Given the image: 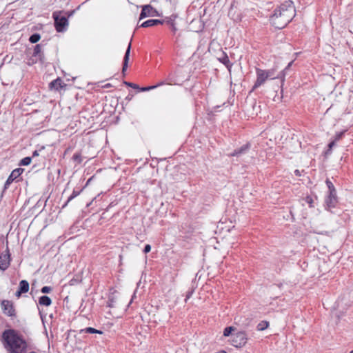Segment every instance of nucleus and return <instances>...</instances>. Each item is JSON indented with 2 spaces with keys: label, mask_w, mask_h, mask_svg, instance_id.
Wrapping results in <instances>:
<instances>
[{
  "label": "nucleus",
  "mask_w": 353,
  "mask_h": 353,
  "mask_svg": "<svg viewBox=\"0 0 353 353\" xmlns=\"http://www.w3.org/2000/svg\"><path fill=\"white\" fill-rule=\"evenodd\" d=\"M217 59L219 62L223 63L230 72L231 71L233 63L230 62L228 56L224 51L220 52V55L218 57Z\"/></svg>",
  "instance_id": "9b49d317"
},
{
  "label": "nucleus",
  "mask_w": 353,
  "mask_h": 353,
  "mask_svg": "<svg viewBox=\"0 0 353 353\" xmlns=\"http://www.w3.org/2000/svg\"><path fill=\"white\" fill-rule=\"evenodd\" d=\"M1 306L3 313L5 315L10 317L11 319L17 317V311L14 303L12 301L3 300L1 303Z\"/></svg>",
  "instance_id": "39448f33"
},
{
  "label": "nucleus",
  "mask_w": 353,
  "mask_h": 353,
  "mask_svg": "<svg viewBox=\"0 0 353 353\" xmlns=\"http://www.w3.org/2000/svg\"><path fill=\"white\" fill-rule=\"evenodd\" d=\"M39 155V150H34L33 152H32V156L31 157H38Z\"/></svg>",
  "instance_id": "a19ab883"
},
{
  "label": "nucleus",
  "mask_w": 353,
  "mask_h": 353,
  "mask_svg": "<svg viewBox=\"0 0 353 353\" xmlns=\"http://www.w3.org/2000/svg\"><path fill=\"white\" fill-rule=\"evenodd\" d=\"M66 87V84L64 83L62 81V79L59 77L57 78L56 79L52 81L49 83V88L50 90H54L56 91H59L61 89L65 88Z\"/></svg>",
  "instance_id": "ddd939ff"
},
{
  "label": "nucleus",
  "mask_w": 353,
  "mask_h": 353,
  "mask_svg": "<svg viewBox=\"0 0 353 353\" xmlns=\"http://www.w3.org/2000/svg\"><path fill=\"white\" fill-rule=\"evenodd\" d=\"M72 160L77 164L81 163L83 159L80 152H77L72 156Z\"/></svg>",
  "instance_id": "cd10ccee"
},
{
  "label": "nucleus",
  "mask_w": 353,
  "mask_h": 353,
  "mask_svg": "<svg viewBox=\"0 0 353 353\" xmlns=\"http://www.w3.org/2000/svg\"><path fill=\"white\" fill-rule=\"evenodd\" d=\"M269 326V322L266 321H261L256 326V329L259 331H263L267 329Z\"/></svg>",
  "instance_id": "5701e85b"
},
{
  "label": "nucleus",
  "mask_w": 353,
  "mask_h": 353,
  "mask_svg": "<svg viewBox=\"0 0 353 353\" xmlns=\"http://www.w3.org/2000/svg\"><path fill=\"white\" fill-rule=\"evenodd\" d=\"M296 10L293 1H285L276 8L270 17V23L277 29L284 28L295 17Z\"/></svg>",
  "instance_id": "f257e3e1"
},
{
  "label": "nucleus",
  "mask_w": 353,
  "mask_h": 353,
  "mask_svg": "<svg viewBox=\"0 0 353 353\" xmlns=\"http://www.w3.org/2000/svg\"><path fill=\"white\" fill-rule=\"evenodd\" d=\"M40 39L41 35L39 33H34L30 37L29 41L32 43H36L40 40Z\"/></svg>",
  "instance_id": "393cba45"
},
{
  "label": "nucleus",
  "mask_w": 353,
  "mask_h": 353,
  "mask_svg": "<svg viewBox=\"0 0 353 353\" xmlns=\"http://www.w3.org/2000/svg\"><path fill=\"white\" fill-rule=\"evenodd\" d=\"M22 294H24V293L23 292H21V290H19L18 289L15 293V295H16V296H17L19 298L21 296Z\"/></svg>",
  "instance_id": "ea45409f"
},
{
  "label": "nucleus",
  "mask_w": 353,
  "mask_h": 353,
  "mask_svg": "<svg viewBox=\"0 0 353 353\" xmlns=\"http://www.w3.org/2000/svg\"><path fill=\"white\" fill-rule=\"evenodd\" d=\"M92 179V177L90 178V179L87 181V182H86L85 185L83 186V187H84V188H85V187L89 184V183H90V181Z\"/></svg>",
  "instance_id": "49530a36"
},
{
  "label": "nucleus",
  "mask_w": 353,
  "mask_h": 353,
  "mask_svg": "<svg viewBox=\"0 0 353 353\" xmlns=\"http://www.w3.org/2000/svg\"><path fill=\"white\" fill-rule=\"evenodd\" d=\"M52 291V288L50 287V286H43L41 289V292L43 293V294H47V293H49Z\"/></svg>",
  "instance_id": "473e14b6"
},
{
  "label": "nucleus",
  "mask_w": 353,
  "mask_h": 353,
  "mask_svg": "<svg viewBox=\"0 0 353 353\" xmlns=\"http://www.w3.org/2000/svg\"><path fill=\"white\" fill-rule=\"evenodd\" d=\"M30 288L29 283L26 280H21L19 282V290L23 293L28 292Z\"/></svg>",
  "instance_id": "6ab92c4d"
},
{
  "label": "nucleus",
  "mask_w": 353,
  "mask_h": 353,
  "mask_svg": "<svg viewBox=\"0 0 353 353\" xmlns=\"http://www.w3.org/2000/svg\"><path fill=\"white\" fill-rule=\"evenodd\" d=\"M32 57H38L41 62L44 61V55L41 53V44H37L34 48V52Z\"/></svg>",
  "instance_id": "dca6fc26"
},
{
  "label": "nucleus",
  "mask_w": 353,
  "mask_h": 353,
  "mask_svg": "<svg viewBox=\"0 0 353 353\" xmlns=\"http://www.w3.org/2000/svg\"><path fill=\"white\" fill-rule=\"evenodd\" d=\"M345 132V130L336 133L335 135L334 139L333 141H335V143L336 141H339L342 138V137L344 135Z\"/></svg>",
  "instance_id": "7c9ffc66"
},
{
  "label": "nucleus",
  "mask_w": 353,
  "mask_h": 353,
  "mask_svg": "<svg viewBox=\"0 0 353 353\" xmlns=\"http://www.w3.org/2000/svg\"><path fill=\"white\" fill-rule=\"evenodd\" d=\"M132 95L128 94V95L126 97L125 99H126V100H128V101H130V100H131V99H132Z\"/></svg>",
  "instance_id": "a18cd8bd"
},
{
  "label": "nucleus",
  "mask_w": 353,
  "mask_h": 353,
  "mask_svg": "<svg viewBox=\"0 0 353 353\" xmlns=\"http://www.w3.org/2000/svg\"><path fill=\"white\" fill-rule=\"evenodd\" d=\"M39 304L43 306H50L52 304V300L48 296L43 295L39 299Z\"/></svg>",
  "instance_id": "a211bd4d"
},
{
  "label": "nucleus",
  "mask_w": 353,
  "mask_h": 353,
  "mask_svg": "<svg viewBox=\"0 0 353 353\" xmlns=\"http://www.w3.org/2000/svg\"><path fill=\"white\" fill-rule=\"evenodd\" d=\"M174 21H175V17L174 18H172V17H169L166 21V23L170 25V28H171V30L172 31L173 34H175L176 31H177V28L175 26V23H174Z\"/></svg>",
  "instance_id": "aec40b11"
},
{
  "label": "nucleus",
  "mask_w": 353,
  "mask_h": 353,
  "mask_svg": "<svg viewBox=\"0 0 353 353\" xmlns=\"http://www.w3.org/2000/svg\"><path fill=\"white\" fill-rule=\"evenodd\" d=\"M294 174H295L296 176H301V172H300V170H294Z\"/></svg>",
  "instance_id": "79ce46f5"
},
{
  "label": "nucleus",
  "mask_w": 353,
  "mask_h": 353,
  "mask_svg": "<svg viewBox=\"0 0 353 353\" xmlns=\"http://www.w3.org/2000/svg\"><path fill=\"white\" fill-rule=\"evenodd\" d=\"M154 88H157V86H148V87H143L141 88H140V90L142 91V92H145V91H148V90H150L152 89H154Z\"/></svg>",
  "instance_id": "c9c22d12"
},
{
  "label": "nucleus",
  "mask_w": 353,
  "mask_h": 353,
  "mask_svg": "<svg viewBox=\"0 0 353 353\" xmlns=\"http://www.w3.org/2000/svg\"><path fill=\"white\" fill-rule=\"evenodd\" d=\"M176 79H175V73L170 72L168 75V77L166 79V84L172 85V84H176Z\"/></svg>",
  "instance_id": "412c9836"
},
{
  "label": "nucleus",
  "mask_w": 353,
  "mask_h": 353,
  "mask_svg": "<svg viewBox=\"0 0 353 353\" xmlns=\"http://www.w3.org/2000/svg\"><path fill=\"white\" fill-rule=\"evenodd\" d=\"M248 340V334L245 331H238L232 334L231 344L235 347L241 348L245 345Z\"/></svg>",
  "instance_id": "f03ea898"
},
{
  "label": "nucleus",
  "mask_w": 353,
  "mask_h": 353,
  "mask_svg": "<svg viewBox=\"0 0 353 353\" xmlns=\"http://www.w3.org/2000/svg\"><path fill=\"white\" fill-rule=\"evenodd\" d=\"M11 261L9 248L7 245L6 250L0 254V270H6L10 266Z\"/></svg>",
  "instance_id": "0eeeda50"
},
{
  "label": "nucleus",
  "mask_w": 353,
  "mask_h": 353,
  "mask_svg": "<svg viewBox=\"0 0 353 353\" xmlns=\"http://www.w3.org/2000/svg\"><path fill=\"white\" fill-rule=\"evenodd\" d=\"M31 161H32V157H26L20 161L19 165L21 166V165H23V166L29 165L31 163Z\"/></svg>",
  "instance_id": "a878e982"
},
{
  "label": "nucleus",
  "mask_w": 353,
  "mask_h": 353,
  "mask_svg": "<svg viewBox=\"0 0 353 353\" xmlns=\"http://www.w3.org/2000/svg\"><path fill=\"white\" fill-rule=\"evenodd\" d=\"M256 80L251 90V91H254L257 89L259 87L264 84L266 80L269 79L267 75V72L265 70H262L261 68H256Z\"/></svg>",
  "instance_id": "423d86ee"
},
{
  "label": "nucleus",
  "mask_w": 353,
  "mask_h": 353,
  "mask_svg": "<svg viewBox=\"0 0 353 353\" xmlns=\"http://www.w3.org/2000/svg\"><path fill=\"white\" fill-rule=\"evenodd\" d=\"M131 48H132V39H130V41L128 43V46L125 50L123 60L122 74L123 75H125V72L126 71L128 66V62L130 60V54Z\"/></svg>",
  "instance_id": "9d476101"
},
{
  "label": "nucleus",
  "mask_w": 353,
  "mask_h": 353,
  "mask_svg": "<svg viewBox=\"0 0 353 353\" xmlns=\"http://www.w3.org/2000/svg\"><path fill=\"white\" fill-rule=\"evenodd\" d=\"M164 22L163 20L160 19H148L140 25V27L142 28H148L152 27L157 25L163 24Z\"/></svg>",
  "instance_id": "2eb2a0df"
},
{
  "label": "nucleus",
  "mask_w": 353,
  "mask_h": 353,
  "mask_svg": "<svg viewBox=\"0 0 353 353\" xmlns=\"http://www.w3.org/2000/svg\"><path fill=\"white\" fill-rule=\"evenodd\" d=\"M292 64V61L290 62L288 65L285 68L284 70H283L281 72H284V74L285 75L286 71L289 70V68L291 67Z\"/></svg>",
  "instance_id": "58836bf2"
},
{
  "label": "nucleus",
  "mask_w": 353,
  "mask_h": 353,
  "mask_svg": "<svg viewBox=\"0 0 353 353\" xmlns=\"http://www.w3.org/2000/svg\"><path fill=\"white\" fill-rule=\"evenodd\" d=\"M74 12V10H73V11H72V12L69 14V15H68V16H69V17H70V16H71V15L73 14V12Z\"/></svg>",
  "instance_id": "3c124183"
},
{
  "label": "nucleus",
  "mask_w": 353,
  "mask_h": 353,
  "mask_svg": "<svg viewBox=\"0 0 353 353\" xmlns=\"http://www.w3.org/2000/svg\"><path fill=\"white\" fill-rule=\"evenodd\" d=\"M325 183L328 189L327 192L336 191L334 185L329 179L325 180Z\"/></svg>",
  "instance_id": "c85d7f7f"
},
{
  "label": "nucleus",
  "mask_w": 353,
  "mask_h": 353,
  "mask_svg": "<svg viewBox=\"0 0 353 353\" xmlns=\"http://www.w3.org/2000/svg\"><path fill=\"white\" fill-rule=\"evenodd\" d=\"M23 168H16L11 172L4 184L2 194L9 188L10 185L23 173Z\"/></svg>",
  "instance_id": "1a4fd4ad"
},
{
  "label": "nucleus",
  "mask_w": 353,
  "mask_h": 353,
  "mask_svg": "<svg viewBox=\"0 0 353 353\" xmlns=\"http://www.w3.org/2000/svg\"><path fill=\"white\" fill-rule=\"evenodd\" d=\"M193 292H194V290L193 289H192L191 290H189L188 292H187L186 295H185V302H187L188 300L192 296Z\"/></svg>",
  "instance_id": "72a5a7b5"
},
{
  "label": "nucleus",
  "mask_w": 353,
  "mask_h": 353,
  "mask_svg": "<svg viewBox=\"0 0 353 353\" xmlns=\"http://www.w3.org/2000/svg\"><path fill=\"white\" fill-rule=\"evenodd\" d=\"M335 141H332L328 145H327V149L324 152V156L325 157H327L332 154V148L335 145Z\"/></svg>",
  "instance_id": "4be33fe9"
},
{
  "label": "nucleus",
  "mask_w": 353,
  "mask_h": 353,
  "mask_svg": "<svg viewBox=\"0 0 353 353\" xmlns=\"http://www.w3.org/2000/svg\"><path fill=\"white\" fill-rule=\"evenodd\" d=\"M292 64V61L290 62L288 65L285 68L284 70H283L281 72H284V74L285 75L286 71L289 70V68L291 67Z\"/></svg>",
  "instance_id": "4c0bfd02"
},
{
  "label": "nucleus",
  "mask_w": 353,
  "mask_h": 353,
  "mask_svg": "<svg viewBox=\"0 0 353 353\" xmlns=\"http://www.w3.org/2000/svg\"><path fill=\"white\" fill-rule=\"evenodd\" d=\"M305 201L307 203H308L310 208H314V199L311 196H307L305 198Z\"/></svg>",
  "instance_id": "c756f323"
},
{
  "label": "nucleus",
  "mask_w": 353,
  "mask_h": 353,
  "mask_svg": "<svg viewBox=\"0 0 353 353\" xmlns=\"http://www.w3.org/2000/svg\"><path fill=\"white\" fill-rule=\"evenodd\" d=\"M53 18L54 21V24L56 30L58 32H65L68 26V17H66L65 16H61L58 14L57 12H54Z\"/></svg>",
  "instance_id": "7ed1b4c3"
},
{
  "label": "nucleus",
  "mask_w": 353,
  "mask_h": 353,
  "mask_svg": "<svg viewBox=\"0 0 353 353\" xmlns=\"http://www.w3.org/2000/svg\"><path fill=\"white\" fill-rule=\"evenodd\" d=\"M215 353H227L225 350H221Z\"/></svg>",
  "instance_id": "09e8293b"
},
{
  "label": "nucleus",
  "mask_w": 353,
  "mask_h": 353,
  "mask_svg": "<svg viewBox=\"0 0 353 353\" xmlns=\"http://www.w3.org/2000/svg\"><path fill=\"white\" fill-rule=\"evenodd\" d=\"M150 250H151V246H150V245H149V244H146V245H145V247H144V248H143V252H144L145 254H147V253L150 252Z\"/></svg>",
  "instance_id": "e433bc0d"
},
{
  "label": "nucleus",
  "mask_w": 353,
  "mask_h": 353,
  "mask_svg": "<svg viewBox=\"0 0 353 353\" xmlns=\"http://www.w3.org/2000/svg\"><path fill=\"white\" fill-rule=\"evenodd\" d=\"M251 145L250 143H247L239 148L235 149L232 153L230 154L231 157H240L243 154H246L250 149Z\"/></svg>",
  "instance_id": "f8f14e48"
},
{
  "label": "nucleus",
  "mask_w": 353,
  "mask_h": 353,
  "mask_svg": "<svg viewBox=\"0 0 353 353\" xmlns=\"http://www.w3.org/2000/svg\"><path fill=\"white\" fill-rule=\"evenodd\" d=\"M165 83H166V82H165V81H161L159 83H157V85H155L154 86H157V88H158V87H159L161 85H164Z\"/></svg>",
  "instance_id": "37998d69"
},
{
  "label": "nucleus",
  "mask_w": 353,
  "mask_h": 353,
  "mask_svg": "<svg viewBox=\"0 0 353 353\" xmlns=\"http://www.w3.org/2000/svg\"><path fill=\"white\" fill-rule=\"evenodd\" d=\"M102 87H103V88H109L112 87V84H110V83H108L105 84V85H103Z\"/></svg>",
  "instance_id": "c03bdc74"
},
{
  "label": "nucleus",
  "mask_w": 353,
  "mask_h": 353,
  "mask_svg": "<svg viewBox=\"0 0 353 353\" xmlns=\"http://www.w3.org/2000/svg\"><path fill=\"white\" fill-rule=\"evenodd\" d=\"M81 332H84L85 333H89V334H102L103 332L101 331V330H97L94 327H86L83 330H81Z\"/></svg>",
  "instance_id": "b1692460"
},
{
  "label": "nucleus",
  "mask_w": 353,
  "mask_h": 353,
  "mask_svg": "<svg viewBox=\"0 0 353 353\" xmlns=\"http://www.w3.org/2000/svg\"><path fill=\"white\" fill-rule=\"evenodd\" d=\"M84 189V187H82L81 188H75L74 189L72 194L68 197V200L66 201L65 203L63 205V208H64L65 205H68V203L72 201L73 199L77 197L78 195L81 194V192Z\"/></svg>",
  "instance_id": "f3484780"
},
{
  "label": "nucleus",
  "mask_w": 353,
  "mask_h": 353,
  "mask_svg": "<svg viewBox=\"0 0 353 353\" xmlns=\"http://www.w3.org/2000/svg\"><path fill=\"white\" fill-rule=\"evenodd\" d=\"M339 203L336 191L327 192L324 201L325 209L330 211L332 208L336 207Z\"/></svg>",
  "instance_id": "20e7f679"
},
{
  "label": "nucleus",
  "mask_w": 353,
  "mask_h": 353,
  "mask_svg": "<svg viewBox=\"0 0 353 353\" xmlns=\"http://www.w3.org/2000/svg\"><path fill=\"white\" fill-rule=\"evenodd\" d=\"M350 353H353V350Z\"/></svg>",
  "instance_id": "603ef678"
},
{
  "label": "nucleus",
  "mask_w": 353,
  "mask_h": 353,
  "mask_svg": "<svg viewBox=\"0 0 353 353\" xmlns=\"http://www.w3.org/2000/svg\"><path fill=\"white\" fill-rule=\"evenodd\" d=\"M180 36V34H178V36L176 37V41H175V43H178L179 42V37Z\"/></svg>",
  "instance_id": "de8ad7c7"
},
{
  "label": "nucleus",
  "mask_w": 353,
  "mask_h": 353,
  "mask_svg": "<svg viewBox=\"0 0 353 353\" xmlns=\"http://www.w3.org/2000/svg\"><path fill=\"white\" fill-rule=\"evenodd\" d=\"M114 303V300L113 298H110L107 302V306L108 307H113Z\"/></svg>",
  "instance_id": "f704fd0d"
},
{
  "label": "nucleus",
  "mask_w": 353,
  "mask_h": 353,
  "mask_svg": "<svg viewBox=\"0 0 353 353\" xmlns=\"http://www.w3.org/2000/svg\"><path fill=\"white\" fill-rule=\"evenodd\" d=\"M267 72V75L269 79H279L281 80L282 82L284 81L285 79V74L284 72H280L278 74H276V69L272 68L270 70H265Z\"/></svg>",
  "instance_id": "4468645a"
},
{
  "label": "nucleus",
  "mask_w": 353,
  "mask_h": 353,
  "mask_svg": "<svg viewBox=\"0 0 353 353\" xmlns=\"http://www.w3.org/2000/svg\"><path fill=\"white\" fill-rule=\"evenodd\" d=\"M44 148H45V147H44V146L41 147V148L39 149V151H41V150H43Z\"/></svg>",
  "instance_id": "8fccbe9b"
},
{
  "label": "nucleus",
  "mask_w": 353,
  "mask_h": 353,
  "mask_svg": "<svg viewBox=\"0 0 353 353\" xmlns=\"http://www.w3.org/2000/svg\"><path fill=\"white\" fill-rule=\"evenodd\" d=\"M160 16L159 12L153 8L151 5H144L142 6V10L139 15V20H141L148 17H158Z\"/></svg>",
  "instance_id": "6e6552de"
},
{
  "label": "nucleus",
  "mask_w": 353,
  "mask_h": 353,
  "mask_svg": "<svg viewBox=\"0 0 353 353\" xmlns=\"http://www.w3.org/2000/svg\"><path fill=\"white\" fill-rule=\"evenodd\" d=\"M123 84L126 85L128 87L134 88V89H139V88L138 85H137L135 83H131V82L123 81Z\"/></svg>",
  "instance_id": "2f4dec72"
},
{
  "label": "nucleus",
  "mask_w": 353,
  "mask_h": 353,
  "mask_svg": "<svg viewBox=\"0 0 353 353\" xmlns=\"http://www.w3.org/2000/svg\"><path fill=\"white\" fill-rule=\"evenodd\" d=\"M236 329V327L233 326H228L226 327L223 330V336H229L232 334V332L235 331Z\"/></svg>",
  "instance_id": "bb28decb"
}]
</instances>
